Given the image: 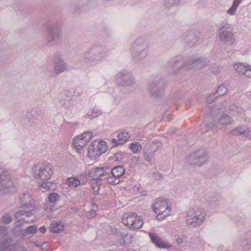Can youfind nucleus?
<instances>
[{"instance_id": "1", "label": "nucleus", "mask_w": 251, "mask_h": 251, "mask_svg": "<svg viewBox=\"0 0 251 251\" xmlns=\"http://www.w3.org/2000/svg\"><path fill=\"white\" fill-rule=\"evenodd\" d=\"M225 108L223 106H217L209 108L210 113L207 115L206 120L209 121V124L202 125L201 129L203 132H206L208 129L218 127L220 125H228L232 124L231 118L227 115H224Z\"/></svg>"}, {"instance_id": "2", "label": "nucleus", "mask_w": 251, "mask_h": 251, "mask_svg": "<svg viewBox=\"0 0 251 251\" xmlns=\"http://www.w3.org/2000/svg\"><path fill=\"white\" fill-rule=\"evenodd\" d=\"M150 45L146 38L139 37L134 42L131 48L132 59L141 61L145 59L150 52Z\"/></svg>"}, {"instance_id": "3", "label": "nucleus", "mask_w": 251, "mask_h": 251, "mask_svg": "<svg viewBox=\"0 0 251 251\" xmlns=\"http://www.w3.org/2000/svg\"><path fill=\"white\" fill-rule=\"evenodd\" d=\"M107 49L105 46L96 45L92 46L83 54V58L88 63L97 64L107 56Z\"/></svg>"}, {"instance_id": "4", "label": "nucleus", "mask_w": 251, "mask_h": 251, "mask_svg": "<svg viewBox=\"0 0 251 251\" xmlns=\"http://www.w3.org/2000/svg\"><path fill=\"white\" fill-rule=\"evenodd\" d=\"M53 173V168L49 162L39 163L32 168V174L37 180L48 181Z\"/></svg>"}, {"instance_id": "5", "label": "nucleus", "mask_w": 251, "mask_h": 251, "mask_svg": "<svg viewBox=\"0 0 251 251\" xmlns=\"http://www.w3.org/2000/svg\"><path fill=\"white\" fill-rule=\"evenodd\" d=\"M166 84L161 78H156L149 81L147 90L150 96L155 99H160L164 95Z\"/></svg>"}, {"instance_id": "6", "label": "nucleus", "mask_w": 251, "mask_h": 251, "mask_svg": "<svg viewBox=\"0 0 251 251\" xmlns=\"http://www.w3.org/2000/svg\"><path fill=\"white\" fill-rule=\"evenodd\" d=\"M205 216V213L202 209L189 210L186 216V224L190 227H195L203 222Z\"/></svg>"}, {"instance_id": "7", "label": "nucleus", "mask_w": 251, "mask_h": 251, "mask_svg": "<svg viewBox=\"0 0 251 251\" xmlns=\"http://www.w3.org/2000/svg\"><path fill=\"white\" fill-rule=\"evenodd\" d=\"M208 160L207 153L203 150H199L191 153L187 158V163L193 167H200Z\"/></svg>"}, {"instance_id": "8", "label": "nucleus", "mask_w": 251, "mask_h": 251, "mask_svg": "<svg viewBox=\"0 0 251 251\" xmlns=\"http://www.w3.org/2000/svg\"><path fill=\"white\" fill-rule=\"evenodd\" d=\"M188 62L181 57L170 59L167 63V69L173 74H176L182 69L190 70Z\"/></svg>"}, {"instance_id": "9", "label": "nucleus", "mask_w": 251, "mask_h": 251, "mask_svg": "<svg viewBox=\"0 0 251 251\" xmlns=\"http://www.w3.org/2000/svg\"><path fill=\"white\" fill-rule=\"evenodd\" d=\"M122 222L127 227L133 230L140 229L143 225L142 218L134 212L125 213L122 218Z\"/></svg>"}, {"instance_id": "10", "label": "nucleus", "mask_w": 251, "mask_h": 251, "mask_svg": "<svg viewBox=\"0 0 251 251\" xmlns=\"http://www.w3.org/2000/svg\"><path fill=\"white\" fill-rule=\"evenodd\" d=\"M154 211L158 214L157 217L164 218L170 214L171 207L168 204L167 201L162 198L156 199L153 206Z\"/></svg>"}, {"instance_id": "11", "label": "nucleus", "mask_w": 251, "mask_h": 251, "mask_svg": "<svg viewBox=\"0 0 251 251\" xmlns=\"http://www.w3.org/2000/svg\"><path fill=\"white\" fill-rule=\"evenodd\" d=\"M115 80L118 86H131L136 82L134 77L126 71L119 72L116 75Z\"/></svg>"}, {"instance_id": "12", "label": "nucleus", "mask_w": 251, "mask_h": 251, "mask_svg": "<svg viewBox=\"0 0 251 251\" xmlns=\"http://www.w3.org/2000/svg\"><path fill=\"white\" fill-rule=\"evenodd\" d=\"M88 152L91 157L100 156L107 150L106 142L103 141H94L89 146Z\"/></svg>"}, {"instance_id": "13", "label": "nucleus", "mask_w": 251, "mask_h": 251, "mask_svg": "<svg viewBox=\"0 0 251 251\" xmlns=\"http://www.w3.org/2000/svg\"><path fill=\"white\" fill-rule=\"evenodd\" d=\"M45 29L47 32L46 44L49 46L54 45L56 40L61 36V33L52 23L46 24Z\"/></svg>"}, {"instance_id": "14", "label": "nucleus", "mask_w": 251, "mask_h": 251, "mask_svg": "<svg viewBox=\"0 0 251 251\" xmlns=\"http://www.w3.org/2000/svg\"><path fill=\"white\" fill-rule=\"evenodd\" d=\"M219 36L222 42L232 45L234 41L232 37V27L228 24L222 26L219 29Z\"/></svg>"}, {"instance_id": "15", "label": "nucleus", "mask_w": 251, "mask_h": 251, "mask_svg": "<svg viewBox=\"0 0 251 251\" xmlns=\"http://www.w3.org/2000/svg\"><path fill=\"white\" fill-rule=\"evenodd\" d=\"M0 251H13L14 247L10 244L11 239L6 237L7 233V229L3 226H0Z\"/></svg>"}, {"instance_id": "16", "label": "nucleus", "mask_w": 251, "mask_h": 251, "mask_svg": "<svg viewBox=\"0 0 251 251\" xmlns=\"http://www.w3.org/2000/svg\"><path fill=\"white\" fill-rule=\"evenodd\" d=\"M54 62V70L56 75L62 73L67 69V64L62 59V55L60 52H56L53 57Z\"/></svg>"}, {"instance_id": "17", "label": "nucleus", "mask_w": 251, "mask_h": 251, "mask_svg": "<svg viewBox=\"0 0 251 251\" xmlns=\"http://www.w3.org/2000/svg\"><path fill=\"white\" fill-rule=\"evenodd\" d=\"M35 210L34 209H29L28 210L22 209L15 213V217L26 223H32L35 221Z\"/></svg>"}, {"instance_id": "18", "label": "nucleus", "mask_w": 251, "mask_h": 251, "mask_svg": "<svg viewBox=\"0 0 251 251\" xmlns=\"http://www.w3.org/2000/svg\"><path fill=\"white\" fill-rule=\"evenodd\" d=\"M12 186L9 173L0 168V192Z\"/></svg>"}, {"instance_id": "19", "label": "nucleus", "mask_w": 251, "mask_h": 251, "mask_svg": "<svg viewBox=\"0 0 251 251\" xmlns=\"http://www.w3.org/2000/svg\"><path fill=\"white\" fill-rule=\"evenodd\" d=\"M149 236L152 243L157 248L167 249L171 247V245L156 233L149 232Z\"/></svg>"}, {"instance_id": "20", "label": "nucleus", "mask_w": 251, "mask_h": 251, "mask_svg": "<svg viewBox=\"0 0 251 251\" xmlns=\"http://www.w3.org/2000/svg\"><path fill=\"white\" fill-rule=\"evenodd\" d=\"M19 201L22 204L21 206L24 208H32L34 204V201L29 193L20 195Z\"/></svg>"}, {"instance_id": "21", "label": "nucleus", "mask_w": 251, "mask_h": 251, "mask_svg": "<svg viewBox=\"0 0 251 251\" xmlns=\"http://www.w3.org/2000/svg\"><path fill=\"white\" fill-rule=\"evenodd\" d=\"M188 65L190 66V70H201L207 64V62L202 57L195 58H192L191 60H188Z\"/></svg>"}, {"instance_id": "22", "label": "nucleus", "mask_w": 251, "mask_h": 251, "mask_svg": "<svg viewBox=\"0 0 251 251\" xmlns=\"http://www.w3.org/2000/svg\"><path fill=\"white\" fill-rule=\"evenodd\" d=\"M88 134L89 136V138H87L86 139L85 138V137H81V136L80 135L77 136L74 139L73 141V144L76 149L80 150V149L82 148L91 140V133H88Z\"/></svg>"}, {"instance_id": "23", "label": "nucleus", "mask_w": 251, "mask_h": 251, "mask_svg": "<svg viewBox=\"0 0 251 251\" xmlns=\"http://www.w3.org/2000/svg\"><path fill=\"white\" fill-rule=\"evenodd\" d=\"M87 179L80 176L79 178L77 177H71L67 178L66 183L72 188H76L80 185L85 184Z\"/></svg>"}, {"instance_id": "24", "label": "nucleus", "mask_w": 251, "mask_h": 251, "mask_svg": "<svg viewBox=\"0 0 251 251\" xmlns=\"http://www.w3.org/2000/svg\"><path fill=\"white\" fill-rule=\"evenodd\" d=\"M117 139H112V143L116 146L123 145L128 140L130 136L129 133L126 130H121V132L117 135Z\"/></svg>"}, {"instance_id": "25", "label": "nucleus", "mask_w": 251, "mask_h": 251, "mask_svg": "<svg viewBox=\"0 0 251 251\" xmlns=\"http://www.w3.org/2000/svg\"><path fill=\"white\" fill-rule=\"evenodd\" d=\"M110 169L109 167L98 168L96 169V178L101 182L102 180H106V176L110 174Z\"/></svg>"}, {"instance_id": "26", "label": "nucleus", "mask_w": 251, "mask_h": 251, "mask_svg": "<svg viewBox=\"0 0 251 251\" xmlns=\"http://www.w3.org/2000/svg\"><path fill=\"white\" fill-rule=\"evenodd\" d=\"M183 38L185 43L189 47L194 46L198 40V37L195 35L192 31L185 33Z\"/></svg>"}, {"instance_id": "27", "label": "nucleus", "mask_w": 251, "mask_h": 251, "mask_svg": "<svg viewBox=\"0 0 251 251\" xmlns=\"http://www.w3.org/2000/svg\"><path fill=\"white\" fill-rule=\"evenodd\" d=\"M72 99V93L69 91H64L61 93L59 97L60 104L65 108H69L70 107L69 103H67V102L71 101Z\"/></svg>"}, {"instance_id": "28", "label": "nucleus", "mask_w": 251, "mask_h": 251, "mask_svg": "<svg viewBox=\"0 0 251 251\" xmlns=\"http://www.w3.org/2000/svg\"><path fill=\"white\" fill-rule=\"evenodd\" d=\"M101 114V110L97 107H94L89 110L85 117L91 120L96 118Z\"/></svg>"}, {"instance_id": "29", "label": "nucleus", "mask_w": 251, "mask_h": 251, "mask_svg": "<svg viewBox=\"0 0 251 251\" xmlns=\"http://www.w3.org/2000/svg\"><path fill=\"white\" fill-rule=\"evenodd\" d=\"M120 237L122 238V242L120 243L122 245L127 246L131 244L134 241V237L133 235H129L127 233L124 234L120 233Z\"/></svg>"}, {"instance_id": "30", "label": "nucleus", "mask_w": 251, "mask_h": 251, "mask_svg": "<svg viewBox=\"0 0 251 251\" xmlns=\"http://www.w3.org/2000/svg\"><path fill=\"white\" fill-rule=\"evenodd\" d=\"M242 0H234L231 7L227 10L226 13L234 16L237 12V9Z\"/></svg>"}, {"instance_id": "31", "label": "nucleus", "mask_w": 251, "mask_h": 251, "mask_svg": "<svg viewBox=\"0 0 251 251\" xmlns=\"http://www.w3.org/2000/svg\"><path fill=\"white\" fill-rule=\"evenodd\" d=\"M64 230V225L60 221H53L52 222L50 231L51 232L59 233Z\"/></svg>"}, {"instance_id": "32", "label": "nucleus", "mask_w": 251, "mask_h": 251, "mask_svg": "<svg viewBox=\"0 0 251 251\" xmlns=\"http://www.w3.org/2000/svg\"><path fill=\"white\" fill-rule=\"evenodd\" d=\"M110 173L111 175L117 178H119L120 177L123 176L125 174V169L122 166H117L112 169H110Z\"/></svg>"}, {"instance_id": "33", "label": "nucleus", "mask_w": 251, "mask_h": 251, "mask_svg": "<svg viewBox=\"0 0 251 251\" xmlns=\"http://www.w3.org/2000/svg\"><path fill=\"white\" fill-rule=\"evenodd\" d=\"M37 118L36 107H34L31 110L27 111L25 114V120L29 123H32L33 120Z\"/></svg>"}, {"instance_id": "34", "label": "nucleus", "mask_w": 251, "mask_h": 251, "mask_svg": "<svg viewBox=\"0 0 251 251\" xmlns=\"http://www.w3.org/2000/svg\"><path fill=\"white\" fill-rule=\"evenodd\" d=\"M38 231L37 227L35 226H30L26 228L25 229L23 230V235L24 236H26L28 234H34L37 233Z\"/></svg>"}, {"instance_id": "35", "label": "nucleus", "mask_w": 251, "mask_h": 251, "mask_svg": "<svg viewBox=\"0 0 251 251\" xmlns=\"http://www.w3.org/2000/svg\"><path fill=\"white\" fill-rule=\"evenodd\" d=\"M181 0H164V5L166 8L169 9L173 6L177 5Z\"/></svg>"}, {"instance_id": "36", "label": "nucleus", "mask_w": 251, "mask_h": 251, "mask_svg": "<svg viewBox=\"0 0 251 251\" xmlns=\"http://www.w3.org/2000/svg\"><path fill=\"white\" fill-rule=\"evenodd\" d=\"M234 68L237 70L238 73L243 75L248 68V67L244 65V64L240 63L234 65Z\"/></svg>"}, {"instance_id": "37", "label": "nucleus", "mask_w": 251, "mask_h": 251, "mask_svg": "<svg viewBox=\"0 0 251 251\" xmlns=\"http://www.w3.org/2000/svg\"><path fill=\"white\" fill-rule=\"evenodd\" d=\"M162 148V143L158 141H154L150 145V151L154 152Z\"/></svg>"}, {"instance_id": "38", "label": "nucleus", "mask_w": 251, "mask_h": 251, "mask_svg": "<svg viewBox=\"0 0 251 251\" xmlns=\"http://www.w3.org/2000/svg\"><path fill=\"white\" fill-rule=\"evenodd\" d=\"M130 150L135 153H138L142 149V147L139 142H135L130 144Z\"/></svg>"}, {"instance_id": "39", "label": "nucleus", "mask_w": 251, "mask_h": 251, "mask_svg": "<svg viewBox=\"0 0 251 251\" xmlns=\"http://www.w3.org/2000/svg\"><path fill=\"white\" fill-rule=\"evenodd\" d=\"M59 198V196L54 193H52L50 194L49 196L48 199L49 201L50 202V204H54L55 202H56Z\"/></svg>"}, {"instance_id": "40", "label": "nucleus", "mask_w": 251, "mask_h": 251, "mask_svg": "<svg viewBox=\"0 0 251 251\" xmlns=\"http://www.w3.org/2000/svg\"><path fill=\"white\" fill-rule=\"evenodd\" d=\"M227 92V89L225 86L221 85L218 87L217 91L215 93H216V95L218 96H221L225 95Z\"/></svg>"}, {"instance_id": "41", "label": "nucleus", "mask_w": 251, "mask_h": 251, "mask_svg": "<svg viewBox=\"0 0 251 251\" xmlns=\"http://www.w3.org/2000/svg\"><path fill=\"white\" fill-rule=\"evenodd\" d=\"M106 180L109 184L112 185H116L119 184L120 182V179L119 178L115 177L113 176L112 175V176H110L109 175L106 176Z\"/></svg>"}, {"instance_id": "42", "label": "nucleus", "mask_w": 251, "mask_h": 251, "mask_svg": "<svg viewBox=\"0 0 251 251\" xmlns=\"http://www.w3.org/2000/svg\"><path fill=\"white\" fill-rule=\"evenodd\" d=\"M1 221L3 224H8L11 222L12 217L9 214L5 213L3 214V216L1 218Z\"/></svg>"}, {"instance_id": "43", "label": "nucleus", "mask_w": 251, "mask_h": 251, "mask_svg": "<svg viewBox=\"0 0 251 251\" xmlns=\"http://www.w3.org/2000/svg\"><path fill=\"white\" fill-rule=\"evenodd\" d=\"M241 135H244L249 140H251V130L246 126H243Z\"/></svg>"}, {"instance_id": "44", "label": "nucleus", "mask_w": 251, "mask_h": 251, "mask_svg": "<svg viewBox=\"0 0 251 251\" xmlns=\"http://www.w3.org/2000/svg\"><path fill=\"white\" fill-rule=\"evenodd\" d=\"M153 153V152L150 150L149 151L144 152L145 159L148 162H151L154 156Z\"/></svg>"}, {"instance_id": "45", "label": "nucleus", "mask_w": 251, "mask_h": 251, "mask_svg": "<svg viewBox=\"0 0 251 251\" xmlns=\"http://www.w3.org/2000/svg\"><path fill=\"white\" fill-rule=\"evenodd\" d=\"M243 129V126H238L237 128L234 129L233 130H231L229 132V134L232 135H241L242 131Z\"/></svg>"}, {"instance_id": "46", "label": "nucleus", "mask_w": 251, "mask_h": 251, "mask_svg": "<svg viewBox=\"0 0 251 251\" xmlns=\"http://www.w3.org/2000/svg\"><path fill=\"white\" fill-rule=\"evenodd\" d=\"M240 245L242 247L251 246V240L249 239H243L240 242Z\"/></svg>"}, {"instance_id": "47", "label": "nucleus", "mask_w": 251, "mask_h": 251, "mask_svg": "<svg viewBox=\"0 0 251 251\" xmlns=\"http://www.w3.org/2000/svg\"><path fill=\"white\" fill-rule=\"evenodd\" d=\"M218 96L216 95V93H213V94L209 95L206 98V101L208 103L212 102L215 99L217 98Z\"/></svg>"}, {"instance_id": "48", "label": "nucleus", "mask_w": 251, "mask_h": 251, "mask_svg": "<svg viewBox=\"0 0 251 251\" xmlns=\"http://www.w3.org/2000/svg\"><path fill=\"white\" fill-rule=\"evenodd\" d=\"M123 158V156L121 152L116 153L113 157V160L115 161H120Z\"/></svg>"}, {"instance_id": "49", "label": "nucleus", "mask_w": 251, "mask_h": 251, "mask_svg": "<svg viewBox=\"0 0 251 251\" xmlns=\"http://www.w3.org/2000/svg\"><path fill=\"white\" fill-rule=\"evenodd\" d=\"M83 92V90L81 87H76L74 91V95L76 97H78L80 96Z\"/></svg>"}, {"instance_id": "50", "label": "nucleus", "mask_w": 251, "mask_h": 251, "mask_svg": "<svg viewBox=\"0 0 251 251\" xmlns=\"http://www.w3.org/2000/svg\"><path fill=\"white\" fill-rule=\"evenodd\" d=\"M211 72L215 75H217L220 72V68L216 65H214L211 67Z\"/></svg>"}, {"instance_id": "51", "label": "nucleus", "mask_w": 251, "mask_h": 251, "mask_svg": "<svg viewBox=\"0 0 251 251\" xmlns=\"http://www.w3.org/2000/svg\"><path fill=\"white\" fill-rule=\"evenodd\" d=\"M89 2L90 0H79L78 6L80 7L85 5H87L89 3Z\"/></svg>"}, {"instance_id": "52", "label": "nucleus", "mask_w": 251, "mask_h": 251, "mask_svg": "<svg viewBox=\"0 0 251 251\" xmlns=\"http://www.w3.org/2000/svg\"><path fill=\"white\" fill-rule=\"evenodd\" d=\"M101 184H96V185L95 186H93V191H94V195H97L99 194V191H100V185Z\"/></svg>"}, {"instance_id": "53", "label": "nucleus", "mask_w": 251, "mask_h": 251, "mask_svg": "<svg viewBox=\"0 0 251 251\" xmlns=\"http://www.w3.org/2000/svg\"><path fill=\"white\" fill-rule=\"evenodd\" d=\"M96 215V212L94 211H89L86 212V215L89 218H92Z\"/></svg>"}, {"instance_id": "54", "label": "nucleus", "mask_w": 251, "mask_h": 251, "mask_svg": "<svg viewBox=\"0 0 251 251\" xmlns=\"http://www.w3.org/2000/svg\"><path fill=\"white\" fill-rule=\"evenodd\" d=\"M230 109L231 111H236L237 112H238L241 110V107H238L235 105L232 104L230 106Z\"/></svg>"}, {"instance_id": "55", "label": "nucleus", "mask_w": 251, "mask_h": 251, "mask_svg": "<svg viewBox=\"0 0 251 251\" xmlns=\"http://www.w3.org/2000/svg\"><path fill=\"white\" fill-rule=\"evenodd\" d=\"M91 183H92V187L93 188V186H95L96 185V184H101V182L100 180H98L97 178H95L92 180Z\"/></svg>"}, {"instance_id": "56", "label": "nucleus", "mask_w": 251, "mask_h": 251, "mask_svg": "<svg viewBox=\"0 0 251 251\" xmlns=\"http://www.w3.org/2000/svg\"><path fill=\"white\" fill-rule=\"evenodd\" d=\"M88 133H91V139L92 138V137H93V133H92V132L91 131H86V132H84L83 133H82V134L80 135V136H81V137H85V138L86 139L87 138H89V135H88Z\"/></svg>"}, {"instance_id": "57", "label": "nucleus", "mask_w": 251, "mask_h": 251, "mask_svg": "<svg viewBox=\"0 0 251 251\" xmlns=\"http://www.w3.org/2000/svg\"><path fill=\"white\" fill-rule=\"evenodd\" d=\"M243 75L247 77H251V70L248 67Z\"/></svg>"}, {"instance_id": "58", "label": "nucleus", "mask_w": 251, "mask_h": 251, "mask_svg": "<svg viewBox=\"0 0 251 251\" xmlns=\"http://www.w3.org/2000/svg\"><path fill=\"white\" fill-rule=\"evenodd\" d=\"M185 240L186 238L184 237H178L176 240V242L178 245H180L184 243Z\"/></svg>"}, {"instance_id": "59", "label": "nucleus", "mask_w": 251, "mask_h": 251, "mask_svg": "<svg viewBox=\"0 0 251 251\" xmlns=\"http://www.w3.org/2000/svg\"><path fill=\"white\" fill-rule=\"evenodd\" d=\"M153 177L157 180H159L162 178L161 174L160 173L156 172L153 174Z\"/></svg>"}, {"instance_id": "60", "label": "nucleus", "mask_w": 251, "mask_h": 251, "mask_svg": "<svg viewBox=\"0 0 251 251\" xmlns=\"http://www.w3.org/2000/svg\"><path fill=\"white\" fill-rule=\"evenodd\" d=\"M49 183L44 182V183H43L42 184H41V187L43 188H45L46 189H48L49 190V189H50V187L49 185Z\"/></svg>"}, {"instance_id": "61", "label": "nucleus", "mask_w": 251, "mask_h": 251, "mask_svg": "<svg viewBox=\"0 0 251 251\" xmlns=\"http://www.w3.org/2000/svg\"><path fill=\"white\" fill-rule=\"evenodd\" d=\"M22 221L21 220H19L18 221H17V222H15V226H18V227H22L23 226V223L22 222Z\"/></svg>"}, {"instance_id": "62", "label": "nucleus", "mask_w": 251, "mask_h": 251, "mask_svg": "<svg viewBox=\"0 0 251 251\" xmlns=\"http://www.w3.org/2000/svg\"><path fill=\"white\" fill-rule=\"evenodd\" d=\"M39 230L41 233H45L46 231V228L43 226L39 228Z\"/></svg>"}, {"instance_id": "63", "label": "nucleus", "mask_w": 251, "mask_h": 251, "mask_svg": "<svg viewBox=\"0 0 251 251\" xmlns=\"http://www.w3.org/2000/svg\"><path fill=\"white\" fill-rule=\"evenodd\" d=\"M98 209V206L96 204H93L92 205V210L91 211H94L96 212L97 210Z\"/></svg>"}, {"instance_id": "64", "label": "nucleus", "mask_w": 251, "mask_h": 251, "mask_svg": "<svg viewBox=\"0 0 251 251\" xmlns=\"http://www.w3.org/2000/svg\"><path fill=\"white\" fill-rule=\"evenodd\" d=\"M37 110V116L38 117L39 115L42 114L41 111L38 108L36 107Z\"/></svg>"}]
</instances>
